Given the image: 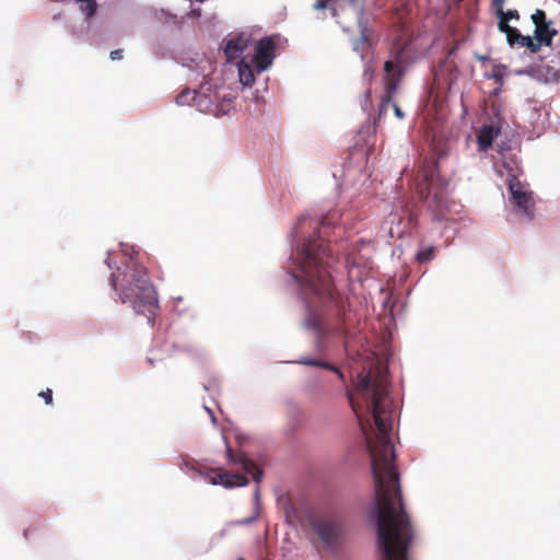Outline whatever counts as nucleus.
<instances>
[{
	"mask_svg": "<svg viewBox=\"0 0 560 560\" xmlns=\"http://www.w3.org/2000/svg\"><path fill=\"white\" fill-rule=\"evenodd\" d=\"M532 21L537 27L538 25L546 24L549 21H547L546 13L544 10L537 9L534 14H532Z\"/></svg>",
	"mask_w": 560,
	"mask_h": 560,
	"instance_id": "obj_20",
	"label": "nucleus"
},
{
	"mask_svg": "<svg viewBox=\"0 0 560 560\" xmlns=\"http://www.w3.org/2000/svg\"><path fill=\"white\" fill-rule=\"evenodd\" d=\"M407 42L402 45L399 40L393 44L390 50V58L384 62V78H383V95L378 108V119L386 115L389 107L393 108V100L398 92L399 84L406 71V56L405 50Z\"/></svg>",
	"mask_w": 560,
	"mask_h": 560,
	"instance_id": "obj_5",
	"label": "nucleus"
},
{
	"mask_svg": "<svg viewBox=\"0 0 560 560\" xmlns=\"http://www.w3.org/2000/svg\"><path fill=\"white\" fill-rule=\"evenodd\" d=\"M355 390L361 395L376 427L374 438L365 432L374 480V515L377 526V547L381 560H409L413 528L405 510L399 472L390 442L392 420L388 400V380L384 372L370 371L359 375Z\"/></svg>",
	"mask_w": 560,
	"mask_h": 560,
	"instance_id": "obj_1",
	"label": "nucleus"
},
{
	"mask_svg": "<svg viewBox=\"0 0 560 560\" xmlns=\"http://www.w3.org/2000/svg\"><path fill=\"white\" fill-rule=\"evenodd\" d=\"M311 527L328 548L336 547L342 536L341 524L332 517H314L311 520Z\"/></svg>",
	"mask_w": 560,
	"mask_h": 560,
	"instance_id": "obj_6",
	"label": "nucleus"
},
{
	"mask_svg": "<svg viewBox=\"0 0 560 560\" xmlns=\"http://www.w3.org/2000/svg\"><path fill=\"white\" fill-rule=\"evenodd\" d=\"M499 16H503V19H508V22L510 20H518L520 19V14L516 10H509V11H503Z\"/></svg>",
	"mask_w": 560,
	"mask_h": 560,
	"instance_id": "obj_22",
	"label": "nucleus"
},
{
	"mask_svg": "<svg viewBox=\"0 0 560 560\" xmlns=\"http://www.w3.org/2000/svg\"><path fill=\"white\" fill-rule=\"evenodd\" d=\"M348 398H349V401H350V406L352 408V410L354 411V413L359 417L358 415V405L354 402L353 400V396L351 393L348 394Z\"/></svg>",
	"mask_w": 560,
	"mask_h": 560,
	"instance_id": "obj_28",
	"label": "nucleus"
},
{
	"mask_svg": "<svg viewBox=\"0 0 560 560\" xmlns=\"http://www.w3.org/2000/svg\"><path fill=\"white\" fill-rule=\"evenodd\" d=\"M499 23H498V27L500 30V32L504 33L505 35L509 33V32H512V26L509 25V22H508V19H503V16H499Z\"/></svg>",
	"mask_w": 560,
	"mask_h": 560,
	"instance_id": "obj_21",
	"label": "nucleus"
},
{
	"mask_svg": "<svg viewBox=\"0 0 560 560\" xmlns=\"http://www.w3.org/2000/svg\"><path fill=\"white\" fill-rule=\"evenodd\" d=\"M240 82L244 86H250L255 82V74L253 67L244 59L237 62Z\"/></svg>",
	"mask_w": 560,
	"mask_h": 560,
	"instance_id": "obj_14",
	"label": "nucleus"
},
{
	"mask_svg": "<svg viewBox=\"0 0 560 560\" xmlns=\"http://www.w3.org/2000/svg\"><path fill=\"white\" fill-rule=\"evenodd\" d=\"M436 248L432 245L427 246L425 248L420 249L416 254V258L420 264L428 262L435 257Z\"/></svg>",
	"mask_w": 560,
	"mask_h": 560,
	"instance_id": "obj_19",
	"label": "nucleus"
},
{
	"mask_svg": "<svg viewBox=\"0 0 560 560\" xmlns=\"http://www.w3.org/2000/svg\"><path fill=\"white\" fill-rule=\"evenodd\" d=\"M503 4L504 0H493V7L495 8L498 16L503 12Z\"/></svg>",
	"mask_w": 560,
	"mask_h": 560,
	"instance_id": "obj_24",
	"label": "nucleus"
},
{
	"mask_svg": "<svg viewBox=\"0 0 560 560\" xmlns=\"http://www.w3.org/2000/svg\"><path fill=\"white\" fill-rule=\"evenodd\" d=\"M494 140V128L491 125L483 126L478 135V144L481 150L491 147Z\"/></svg>",
	"mask_w": 560,
	"mask_h": 560,
	"instance_id": "obj_16",
	"label": "nucleus"
},
{
	"mask_svg": "<svg viewBox=\"0 0 560 560\" xmlns=\"http://www.w3.org/2000/svg\"><path fill=\"white\" fill-rule=\"evenodd\" d=\"M322 224H323V225H326V219H323V220H322Z\"/></svg>",
	"mask_w": 560,
	"mask_h": 560,
	"instance_id": "obj_31",
	"label": "nucleus"
},
{
	"mask_svg": "<svg viewBox=\"0 0 560 560\" xmlns=\"http://www.w3.org/2000/svg\"><path fill=\"white\" fill-rule=\"evenodd\" d=\"M555 35H557V31L551 27V22L538 25L534 31V44H539V48L542 45L550 46Z\"/></svg>",
	"mask_w": 560,
	"mask_h": 560,
	"instance_id": "obj_13",
	"label": "nucleus"
},
{
	"mask_svg": "<svg viewBox=\"0 0 560 560\" xmlns=\"http://www.w3.org/2000/svg\"><path fill=\"white\" fill-rule=\"evenodd\" d=\"M392 219H390V223L393 224L394 221L397 219V215L396 214H390L389 215Z\"/></svg>",
	"mask_w": 560,
	"mask_h": 560,
	"instance_id": "obj_30",
	"label": "nucleus"
},
{
	"mask_svg": "<svg viewBox=\"0 0 560 560\" xmlns=\"http://www.w3.org/2000/svg\"><path fill=\"white\" fill-rule=\"evenodd\" d=\"M506 38L511 46L518 45L521 47H526L532 52L539 51V44H534V39L532 37L522 35L515 27H512V32L506 34Z\"/></svg>",
	"mask_w": 560,
	"mask_h": 560,
	"instance_id": "obj_12",
	"label": "nucleus"
},
{
	"mask_svg": "<svg viewBox=\"0 0 560 560\" xmlns=\"http://www.w3.org/2000/svg\"><path fill=\"white\" fill-rule=\"evenodd\" d=\"M39 397H42L47 405L52 404V390L50 388H47L46 390L40 392Z\"/></svg>",
	"mask_w": 560,
	"mask_h": 560,
	"instance_id": "obj_23",
	"label": "nucleus"
},
{
	"mask_svg": "<svg viewBox=\"0 0 560 560\" xmlns=\"http://www.w3.org/2000/svg\"><path fill=\"white\" fill-rule=\"evenodd\" d=\"M447 180L440 176L436 164L424 165L418 177L417 191L424 199L435 220L447 219Z\"/></svg>",
	"mask_w": 560,
	"mask_h": 560,
	"instance_id": "obj_4",
	"label": "nucleus"
},
{
	"mask_svg": "<svg viewBox=\"0 0 560 560\" xmlns=\"http://www.w3.org/2000/svg\"><path fill=\"white\" fill-rule=\"evenodd\" d=\"M332 259L328 245L322 238H308L298 253L299 273L294 278L305 296H314L306 302L303 326L315 335L318 352L327 349L331 337L346 336L345 325L348 301L335 289L329 267Z\"/></svg>",
	"mask_w": 560,
	"mask_h": 560,
	"instance_id": "obj_2",
	"label": "nucleus"
},
{
	"mask_svg": "<svg viewBox=\"0 0 560 560\" xmlns=\"http://www.w3.org/2000/svg\"><path fill=\"white\" fill-rule=\"evenodd\" d=\"M197 92L191 90H184L176 96L178 105H191L197 100Z\"/></svg>",
	"mask_w": 560,
	"mask_h": 560,
	"instance_id": "obj_18",
	"label": "nucleus"
},
{
	"mask_svg": "<svg viewBox=\"0 0 560 560\" xmlns=\"http://www.w3.org/2000/svg\"><path fill=\"white\" fill-rule=\"evenodd\" d=\"M545 79L548 82H558L560 80V52L555 56L546 67Z\"/></svg>",
	"mask_w": 560,
	"mask_h": 560,
	"instance_id": "obj_15",
	"label": "nucleus"
},
{
	"mask_svg": "<svg viewBox=\"0 0 560 560\" xmlns=\"http://www.w3.org/2000/svg\"><path fill=\"white\" fill-rule=\"evenodd\" d=\"M226 453L231 462L241 464L246 474L250 475L256 482H260L262 470L256 463L247 458L244 454L234 455L229 444H226Z\"/></svg>",
	"mask_w": 560,
	"mask_h": 560,
	"instance_id": "obj_11",
	"label": "nucleus"
},
{
	"mask_svg": "<svg viewBox=\"0 0 560 560\" xmlns=\"http://www.w3.org/2000/svg\"><path fill=\"white\" fill-rule=\"evenodd\" d=\"M238 560H244V559H238Z\"/></svg>",
	"mask_w": 560,
	"mask_h": 560,
	"instance_id": "obj_32",
	"label": "nucleus"
},
{
	"mask_svg": "<svg viewBox=\"0 0 560 560\" xmlns=\"http://www.w3.org/2000/svg\"><path fill=\"white\" fill-rule=\"evenodd\" d=\"M393 109H394L395 116L398 119H402L405 117L404 112L401 110V108L399 107V105L397 103H393Z\"/></svg>",
	"mask_w": 560,
	"mask_h": 560,
	"instance_id": "obj_25",
	"label": "nucleus"
},
{
	"mask_svg": "<svg viewBox=\"0 0 560 560\" xmlns=\"http://www.w3.org/2000/svg\"><path fill=\"white\" fill-rule=\"evenodd\" d=\"M510 192L514 207L527 220H533L535 217V202L532 192L527 191L521 182L515 178L510 182Z\"/></svg>",
	"mask_w": 560,
	"mask_h": 560,
	"instance_id": "obj_7",
	"label": "nucleus"
},
{
	"mask_svg": "<svg viewBox=\"0 0 560 560\" xmlns=\"http://www.w3.org/2000/svg\"><path fill=\"white\" fill-rule=\"evenodd\" d=\"M276 43L271 37H264L255 45L252 62L257 72L267 70L273 62Z\"/></svg>",
	"mask_w": 560,
	"mask_h": 560,
	"instance_id": "obj_8",
	"label": "nucleus"
},
{
	"mask_svg": "<svg viewBox=\"0 0 560 560\" xmlns=\"http://www.w3.org/2000/svg\"><path fill=\"white\" fill-rule=\"evenodd\" d=\"M110 285L118 293L121 303H130L137 314L147 317L152 325L159 313V301L147 268L138 257L131 255L118 273L110 276Z\"/></svg>",
	"mask_w": 560,
	"mask_h": 560,
	"instance_id": "obj_3",
	"label": "nucleus"
},
{
	"mask_svg": "<svg viewBox=\"0 0 560 560\" xmlns=\"http://www.w3.org/2000/svg\"><path fill=\"white\" fill-rule=\"evenodd\" d=\"M208 478L211 483L223 485L228 488L246 486L248 482L247 478L242 474L222 471L219 469L211 470Z\"/></svg>",
	"mask_w": 560,
	"mask_h": 560,
	"instance_id": "obj_9",
	"label": "nucleus"
},
{
	"mask_svg": "<svg viewBox=\"0 0 560 560\" xmlns=\"http://www.w3.org/2000/svg\"><path fill=\"white\" fill-rule=\"evenodd\" d=\"M365 101H366V102H370V101H371V90H370V89H369V90H366V92H365Z\"/></svg>",
	"mask_w": 560,
	"mask_h": 560,
	"instance_id": "obj_29",
	"label": "nucleus"
},
{
	"mask_svg": "<svg viewBox=\"0 0 560 560\" xmlns=\"http://www.w3.org/2000/svg\"><path fill=\"white\" fill-rule=\"evenodd\" d=\"M298 363L300 364H303V365H308V366H318V368H323V369H326V370H329V371H334L335 373L338 374V376L342 380L343 378V374L332 364L330 363H327V362H324L322 360H318V359H314V358H308V357H303L301 358Z\"/></svg>",
	"mask_w": 560,
	"mask_h": 560,
	"instance_id": "obj_17",
	"label": "nucleus"
},
{
	"mask_svg": "<svg viewBox=\"0 0 560 560\" xmlns=\"http://www.w3.org/2000/svg\"><path fill=\"white\" fill-rule=\"evenodd\" d=\"M250 38L248 35L242 33L228 40L224 47V54L229 61L238 59L242 54L247 49Z\"/></svg>",
	"mask_w": 560,
	"mask_h": 560,
	"instance_id": "obj_10",
	"label": "nucleus"
},
{
	"mask_svg": "<svg viewBox=\"0 0 560 560\" xmlns=\"http://www.w3.org/2000/svg\"><path fill=\"white\" fill-rule=\"evenodd\" d=\"M404 233H405V230H400L398 228L394 229L393 226L389 228L390 237H394V236L401 237Z\"/></svg>",
	"mask_w": 560,
	"mask_h": 560,
	"instance_id": "obj_26",
	"label": "nucleus"
},
{
	"mask_svg": "<svg viewBox=\"0 0 560 560\" xmlns=\"http://www.w3.org/2000/svg\"><path fill=\"white\" fill-rule=\"evenodd\" d=\"M122 49H116L110 52L112 60H120L122 59Z\"/></svg>",
	"mask_w": 560,
	"mask_h": 560,
	"instance_id": "obj_27",
	"label": "nucleus"
}]
</instances>
